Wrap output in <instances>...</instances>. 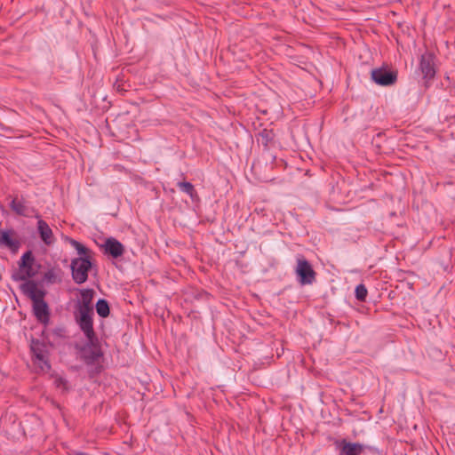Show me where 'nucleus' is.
I'll use <instances>...</instances> for the list:
<instances>
[{"label":"nucleus","mask_w":455,"mask_h":455,"mask_svg":"<svg viewBox=\"0 0 455 455\" xmlns=\"http://www.w3.org/2000/svg\"><path fill=\"white\" fill-rule=\"evenodd\" d=\"M66 239L79 254L78 258L71 260L70 267L74 282L77 284H82L87 281L88 271L92 267V262L88 256L89 250L76 240L68 237Z\"/></svg>","instance_id":"obj_1"},{"label":"nucleus","mask_w":455,"mask_h":455,"mask_svg":"<svg viewBox=\"0 0 455 455\" xmlns=\"http://www.w3.org/2000/svg\"><path fill=\"white\" fill-rule=\"evenodd\" d=\"M39 265L30 251H26L20 258L18 264V269L12 274L14 281H27L36 275Z\"/></svg>","instance_id":"obj_2"},{"label":"nucleus","mask_w":455,"mask_h":455,"mask_svg":"<svg viewBox=\"0 0 455 455\" xmlns=\"http://www.w3.org/2000/svg\"><path fill=\"white\" fill-rule=\"evenodd\" d=\"M31 352L33 354L34 364L44 372L50 371L51 364L48 360V350L44 343L33 339L30 345Z\"/></svg>","instance_id":"obj_3"},{"label":"nucleus","mask_w":455,"mask_h":455,"mask_svg":"<svg viewBox=\"0 0 455 455\" xmlns=\"http://www.w3.org/2000/svg\"><path fill=\"white\" fill-rule=\"evenodd\" d=\"M295 273L300 284H312L315 279V273L311 264L303 257L297 258Z\"/></svg>","instance_id":"obj_4"},{"label":"nucleus","mask_w":455,"mask_h":455,"mask_svg":"<svg viewBox=\"0 0 455 455\" xmlns=\"http://www.w3.org/2000/svg\"><path fill=\"white\" fill-rule=\"evenodd\" d=\"M92 312H85V311H77L76 321L84 332V336L90 342H92L94 339V330H93V321H92Z\"/></svg>","instance_id":"obj_5"},{"label":"nucleus","mask_w":455,"mask_h":455,"mask_svg":"<svg viewBox=\"0 0 455 455\" xmlns=\"http://www.w3.org/2000/svg\"><path fill=\"white\" fill-rule=\"evenodd\" d=\"M371 75L373 82L381 86H390L397 80L396 73L385 68L372 69Z\"/></svg>","instance_id":"obj_6"},{"label":"nucleus","mask_w":455,"mask_h":455,"mask_svg":"<svg viewBox=\"0 0 455 455\" xmlns=\"http://www.w3.org/2000/svg\"><path fill=\"white\" fill-rule=\"evenodd\" d=\"M336 446L339 450V455H361L365 449H371L370 446L346 440L336 442Z\"/></svg>","instance_id":"obj_7"},{"label":"nucleus","mask_w":455,"mask_h":455,"mask_svg":"<svg viewBox=\"0 0 455 455\" xmlns=\"http://www.w3.org/2000/svg\"><path fill=\"white\" fill-rule=\"evenodd\" d=\"M33 303V313L36 318L44 325L50 322V309L48 304L44 301V297L35 299Z\"/></svg>","instance_id":"obj_8"},{"label":"nucleus","mask_w":455,"mask_h":455,"mask_svg":"<svg viewBox=\"0 0 455 455\" xmlns=\"http://www.w3.org/2000/svg\"><path fill=\"white\" fill-rule=\"evenodd\" d=\"M102 248L105 253L109 254L114 259L121 257L124 252V245L114 237L107 238Z\"/></svg>","instance_id":"obj_9"},{"label":"nucleus","mask_w":455,"mask_h":455,"mask_svg":"<svg viewBox=\"0 0 455 455\" xmlns=\"http://www.w3.org/2000/svg\"><path fill=\"white\" fill-rule=\"evenodd\" d=\"M419 68L424 79L430 80L435 76L434 59L431 54H424L421 56Z\"/></svg>","instance_id":"obj_10"},{"label":"nucleus","mask_w":455,"mask_h":455,"mask_svg":"<svg viewBox=\"0 0 455 455\" xmlns=\"http://www.w3.org/2000/svg\"><path fill=\"white\" fill-rule=\"evenodd\" d=\"M38 219L37 220V232L39 234V236L41 240L46 244V245H52L53 244L55 239L53 236V233L50 226L47 224L46 221L42 220L39 216H36Z\"/></svg>","instance_id":"obj_11"},{"label":"nucleus","mask_w":455,"mask_h":455,"mask_svg":"<svg viewBox=\"0 0 455 455\" xmlns=\"http://www.w3.org/2000/svg\"><path fill=\"white\" fill-rule=\"evenodd\" d=\"M94 291L92 289H82L77 302V311L92 312V301Z\"/></svg>","instance_id":"obj_12"},{"label":"nucleus","mask_w":455,"mask_h":455,"mask_svg":"<svg viewBox=\"0 0 455 455\" xmlns=\"http://www.w3.org/2000/svg\"><path fill=\"white\" fill-rule=\"evenodd\" d=\"M21 291L27 295L32 301L37 299L38 298L44 297V292L38 289L37 284L28 279L27 281H23L20 284Z\"/></svg>","instance_id":"obj_13"},{"label":"nucleus","mask_w":455,"mask_h":455,"mask_svg":"<svg viewBox=\"0 0 455 455\" xmlns=\"http://www.w3.org/2000/svg\"><path fill=\"white\" fill-rule=\"evenodd\" d=\"M12 230H0V246H4L12 251L18 250L20 242L12 236Z\"/></svg>","instance_id":"obj_14"},{"label":"nucleus","mask_w":455,"mask_h":455,"mask_svg":"<svg viewBox=\"0 0 455 455\" xmlns=\"http://www.w3.org/2000/svg\"><path fill=\"white\" fill-rule=\"evenodd\" d=\"M10 206L13 212H15L20 216H26L27 215V206L25 204V202L22 200L13 199Z\"/></svg>","instance_id":"obj_15"},{"label":"nucleus","mask_w":455,"mask_h":455,"mask_svg":"<svg viewBox=\"0 0 455 455\" xmlns=\"http://www.w3.org/2000/svg\"><path fill=\"white\" fill-rule=\"evenodd\" d=\"M84 355L92 361H96L102 356V352L99 347L92 345L84 349Z\"/></svg>","instance_id":"obj_16"},{"label":"nucleus","mask_w":455,"mask_h":455,"mask_svg":"<svg viewBox=\"0 0 455 455\" xmlns=\"http://www.w3.org/2000/svg\"><path fill=\"white\" fill-rule=\"evenodd\" d=\"M96 311L100 317H107L109 315V306L106 299H100L96 303Z\"/></svg>","instance_id":"obj_17"},{"label":"nucleus","mask_w":455,"mask_h":455,"mask_svg":"<svg viewBox=\"0 0 455 455\" xmlns=\"http://www.w3.org/2000/svg\"><path fill=\"white\" fill-rule=\"evenodd\" d=\"M355 293V298L358 300L364 301L367 297L368 291H367L365 285L363 283H360V284L356 285Z\"/></svg>","instance_id":"obj_18"},{"label":"nucleus","mask_w":455,"mask_h":455,"mask_svg":"<svg viewBox=\"0 0 455 455\" xmlns=\"http://www.w3.org/2000/svg\"><path fill=\"white\" fill-rule=\"evenodd\" d=\"M178 186L186 194L189 195L190 196H193L194 186L190 182H179Z\"/></svg>","instance_id":"obj_19"},{"label":"nucleus","mask_w":455,"mask_h":455,"mask_svg":"<svg viewBox=\"0 0 455 455\" xmlns=\"http://www.w3.org/2000/svg\"><path fill=\"white\" fill-rule=\"evenodd\" d=\"M55 382L58 387H60V385L65 386V380L62 378L57 379Z\"/></svg>","instance_id":"obj_20"},{"label":"nucleus","mask_w":455,"mask_h":455,"mask_svg":"<svg viewBox=\"0 0 455 455\" xmlns=\"http://www.w3.org/2000/svg\"><path fill=\"white\" fill-rule=\"evenodd\" d=\"M69 455H88L87 453L77 451H71L69 452Z\"/></svg>","instance_id":"obj_21"}]
</instances>
